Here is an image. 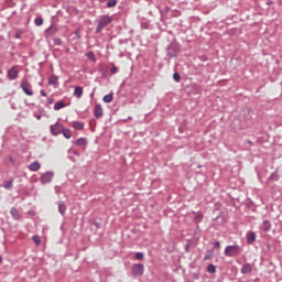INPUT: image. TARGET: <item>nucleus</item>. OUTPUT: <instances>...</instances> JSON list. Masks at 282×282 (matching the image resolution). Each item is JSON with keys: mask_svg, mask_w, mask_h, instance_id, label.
Listing matches in <instances>:
<instances>
[{"mask_svg": "<svg viewBox=\"0 0 282 282\" xmlns=\"http://www.w3.org/2000/svg\"><path fill=\"white\" fill-rule=\"evenodd\" d=\"M20 87L26 96H34V90H32V84H30L28 79H23L20 84Z\"/></svg>", "mask_w": 282, "mask_h": 282, "instance_id": "nucleus-3", "label": "nucleus"}, {"mask_svg": "<svg viewBox=\"0 0 282 282\" xmlns=\"http://www.w3.org/2000/svg\"><path fill=\"white\" fill-rule=\"evenodd\" d=\"M110 72H111V74H117V73H118V67L112 66V67L110 68Z\"/></svg>", "mask_w": 282, "mask_h": 282, "instance_id": "nucleus-30", "label": "nucleus"}, {"mask_svg": "<svg viewBox=\"0 0 282 282\" xmlns=\"http://www.w3.org/2000/svg\"><path fill=\"white\" fill-rule=\"evenodd\" d=\"M0 263H3V259L0 257Z\"/></svg>", "mask_w": 282, "mask_h": 282, "instance_id": "nucleus-34", "label": "nucleus"}, {"mask_svg": "<svg viewBox=\"0 0 282 282\" xmlns=\"http://www.w3.org/2000/svg\"><path fill=\"white\" fill-rule=\"evenodd\" d=\"M86 56L87 58H89V61H93V63H96V55L94 54V52H88Z\"/></svg>", "mask_w": 282, "mask_h": 282, "instance_id": "nucleus-23", "label": "nucleus"}, {"mask_svg": "<svg viewBox=\"0 0 282 282\" xmlns=\"http://www.w3.org/2000/svg\"><path fill=\"white\" fill-rule=\"evenodd\" d=\"M52 177H54V173L52 172H46L42 174L41 176L42 184H50V182H52Z\"/></svg>", "mask_w": 282, "mask_h": 282, "instance_id": "nucleus-7", "label": "nucleus"}, {"mask_svg": "<svg viewBox=\"0 0 282 282\" xmlns=\"http://www.w3.org/2000/svg\"><path fill=\"white\" fill-rule=\"evenodd\" d=\"M61 133L64 135V138H66V140H69L72 138V130L67 128H62Z\"/></svg>", "mask_w": 282, "mask_h": 282, "instance_id": "nucleus-15", "label": "nucleus"}, {"mask_svg": "<svg viewBox=\"0 0 282 282\" xmlns=\"http://www.w3.org/2000/svg\"><path fill=\"white\" fill-rule=\"evenodd\" d=\"M134 259H137L138 261L144 259V253H142V252H137L135 256H134Z\"/></svg>", "mask_w": 282, "mask_h": 282, "instance_id": "nucleus-25", "label": "nucleus"}, {"mask_svg": "<svg viewBox=\"0 0 282 282\" xmlns=\"http://www.w3.org/2000/svg\"><path fill=\"white\" fill-rule=\"evenodd\" d=\"M65 210H67V207L65 206V203H59L58 204V212L61 213V215H65Z\"/></svg>", "mask_w": 282, "mask_h": 282, "instance_id": "nucleus-18", "label": "nucleus"}, {"mask_svg": "<svg viewBox=\"0 0 282 282\" xmlns=\"http://www.w3.org/2000/svg\"><path fill=\"white\" fill-rule=\"evenodd\" d=\"M173 78L176 80V83H180L182 76H180V73H174Z\"/></svg>", "mask_w": 282, "mask_h": 282, "instance_id": "nucleus-28", "label": "nucleus"}, {"mask_svg": "<svg viewBox=\"0 0 282 282\" xmlns=\"http://www.w3.org/2000/svg\"><path fill=\"white\" fill-rule=\"evenodd\" d=\"M34 22H35V25H39V26L43 25V20L41 18H36Z\"/></svg>", "mask_w": 282, "mask_h": 282, "instance_id": "nucleus-29", "label": "nucleus"}, {"mask_svg": "<svg viewBox=\"0 0 282 282\" xmlns=\"http://www.w3.org/2000/svg\"><path fill=\"white\" fill-rule=\"evenodd\" d=\"M41 169V163L39 161H35L29 165V170L32 172H36Z\"/></svg>", "mask_w": 282, "mask_h": 282, "instance_id": "nucleus-12", "label": "nucleus"}, {"mask_svg": "<svg viewBox=\"0 0 282 282\" xmlns=\"http://www.w3.org/2000/svg\"><path fill=\"white\" fill-rule=\"evenodd\" d=\"M72 127L75 131H83V129H85V123L80 121H73Z\"/></svg>", "mask_w": 282, "mask_h": 282, "instance_id": "nucleus-8", "label": "nucleus"}, {"mask_svg": "<svg viewBox=\"0 0 282 282\" xmlns=\"http://www.w3.org/2000/svg\"><path fill=\"white\" fill-rule=\"evenodd\" d=\"M202 214H198L197 216H196V219H202Z\"/></svg>", "mask_w": 282, "mask_h": 282, "instance_id": "nucleus-33", "label": "nucleus"}, {"mask_svg": "<svg viewBox=\"0 0 282 282\" xmlns=\"http://www.w3.org/2000/svg\"><path fill=\"white\" fill-rule=\"evenodd\" d=\"M113 100V95H106L104 96V102H112Z\"/></svg>", "mask_w": 282, "mask_h": 282, "instance_id": "nucleus-24", "label": "nucleus"}, {"mask_svg": "<svg viewBox=\"0 0 282 282\" xmlns=\"http://www.w3.org/2000/svg\"><path fill=\"white\" fill-rule=\"evenodd\" d=\"M240 272L241 274H250L252 272V265L250 263L243 264Z\"/></svg>", "mask_w": 282, "mask_h": 282, "instance_id": "nucleus-11", "label": "nucleus"}, {"mask_svg": "<svg viewBox=\"0 0 282 282\" xmlns=\"http://www.w3.org/2000/svg\"><path fill=\"white\" fill-rule=\"evenodd\" d=\"M272 229V223H270V220H264L262 223V230H264V232H269V230Z\"/></svg>", "mask_w": 282, "mask_h": 282, "instance_id": "nucleus-13", "label": "nucleus"}, {"mask_svg": "<svg viewBox=\"0 0 282 282\" xmlns=\"http://www.w3.org/2000/svg\"><path fill=\"white\" fill-rule=\"evenodd\" d=\"M204 260H205V261L208 260V256H206V257L204 258Z\"/></svg>", "mask_w": 282, "mask_h": 282, "instance_id": "nucleus-35", "label": "nucleus"}, {"mask_svg": "<svg viewBox=\"0 0 282 282\" xmlns=\"http://www.w3.org/2000/svg\"><path fill=\"white\" fill-rule=\"evenodd\" d=\"M15 39H19V34H18V35H15Z\"/></svg>", "mask_w": 282, "mask_h": 282, "instance_id": "nucleus-36", "label": "nucleus"}, {"mask_svg": "<svg viewBox=\"0 0 282 282\" xmlns=\"http://www.w3.org/2000/svg\"><path fill=\"white\" fill-rule=\"evenodd\" d=\"M12 184H13V181L9 180L3 183V188H6L7 191H10V188H12Z\"/></svg>", "mask_w": 282, "mask_h": 282, "instance_id": "nucleus-21", "label": "nucleus"}, {"mask_svg": "<svg viewBox=\"0 0 282 282\" xmlns=\"http://www.w3.org/2000/svg\"><path fill=\"white\" fill-rule=\"evenodd\" d=\"M10 214L12 215L13 219H19L20 217L19 209H17L15 207L11 208Z\"/></svg>", "mask_w": 282, "mask_h": 282, "instance_id": "nucleus-17", "label": "nucleus"}, {"mask_svg": "<svg viewBox=\"0 0 282 282\" xmlns=\"http://www.w3.org/2000/svg\"><path fill=\"white\" fill-rule=\"evenodd\" d=\"M7 78L9 80H17L19 78V68L17 66L11 67L7 73Z\"/></svg>", "mask_w": 282, "mask_h": 282, "instance_id": "nucleus-5", "label": "nucleus"}, {"mask_svg": "<svg viewBox=\"0 0 282 282\" xmlns=\"http://www.w3.org/2000/svg\"><path fill=\"white\" fill-rule=\"evenodd\" d=\"M131 272L133 276H142V274H144V264H133L131 268Z\"/></svg>", "mask_w": 282, "mask_h": 282, "instance_id": "nucleus-4", "label": "nucleus"}, {"mask_svg": "<svg viewBox=\"0 0 282 282\" xmlns=\"http://www.w3.org/2000/svg\"><path fill=\"white\" fill-rule=\"evenodd\" d=\"M48 83L50 85H56V83H58V76L56 75L51 76L48 79Z\"/></svg>", "mask_w": 282, "mask_h": 282, "instance_id": "nucleus-20", "label": "nucleus"}, {"mask_svg": "<svg viewBox=\"0 0 282 282\" xmlns=\"http://www.w3.org/2000/svg\"><path fill=\"white\" fill-rule=\"evenodd\" d=\"M219 246H220L219 241H216V242L214 243V248H219Z\"/></svg>", "mask_w": 282, "mask_h": 282, "instance_id": "nucleus-32", "label": "nucleus"}, {"mask_svg": "<svg viewBox=\"0 0 282 282\" xmlns=\"http://www.w3.org/2000/svg\"><path fill=\"white\" fill-rule=\"evenodd\" d=\"M257 240V235L252 231L247 234V243L252 245Z\"/></svg>", "mask_w": 282, "mask_h": 282, "instance_id": "nucleus-9", "label": "nucleus"}, {"mask_svg": "<svg viewBox=\"0 0 282 282\" xmlns=\"http://www.w3.org/2000/svg\"><path fill=\"white\" fill-rule=\"evenodd\" d=\"M64 107H65V102H63V101H58V102H56V104L54 105L55 111H58V110H61V109H64Z\"/></svg>", "mask_w": 282, "mask_h": 282, "instance_id": "nucleus-19", "label": "nucleus"}, {"mask_svg": "<svg viewBox=\"0 0 282 282\" xmlns=\"http://www.w3.org/2000/svg\"><path fill=\"white\" fill-rule=\"evenodd\" d=\"M40 94H41V96H43L44 98L47 96V93H45V90H41Z\"/></svg>", "mask_w": 282, "mask_h": 282, "instance_id": "nucleus-31", "label": "nucleus"}, {"mask_svg": "<svg viewBox=\"0 0 282 282\" xmlns=\"http://www.w3.org/2000/svg\"><path fill=\"white\" fill-rule=\"evenodd\" d=\"M116 0H109L108 2H107V7L108 8H116Z\"/></svg>", "mask_w": 282, "mask_h": 282, "instance_id": "nucleus-27", "label": "nucleus"}, {"mask_svg": "<svg viewBox=\"0 0 282 282\" xmlns=\"http://www.w3.org/2000/svg\"><path fill=\"white\" fill-rule=\"evenodd\" d=\"M75 98H83V87L76 86L74 90Z\"/></svg>", "mask_w": 282, "mask_h": 282, "instance_id": "nucleus-14", "label": "nucleus"}, {"mask_svg": "<svg viewBox=\"0 0 282 282\" xmlns=\"http://www.w3.org/2000/svg\"><path fill=\"white\" fill-rule=\"evenodd\" d=\"M52 135H59L63 131V124L56 122L50 127Z\"/></svg>", "mask_w": 282, "mask_h": 282, "instance_id": "nucleus-6", "label": "nucleus"}, {"mask_svg": "<svg viewBox=\"0 0 282 282\" xmlns=\"http://www.w3.org/2000/svg\"><path fill=\"white\" fill-rule=\"evenodd\" d=\"M33 241H34V243H36V246H41V237H39V236H33Z\"/></svg>", "mask_w": 282, "mask_h": 282, "instance_id": "nucleus-26", "label": "nucleus"}, {"mask_svg": "<svg viewBox=\"0 0 282 282\" xmlns=\"http://www.w3.org/2000/svg\"><path fill=\"white\" fill-rule=\"evenodd\" d=\"M207 272H208L209 274H215V272H217V270H216V268H215V264H209V265L207 267Z\"/></svg>", "mask_w": 282, "mask_h": 282, "instance_id": "nucleus-22", "label": "nucleus"}, {"mask_svg": "<svg viewBox=\"0 0 282 282\" xmlns=\"http://www.w3.org/2000/svg\"><path fill=\"white\" fill-rule=\"evenodd\" d=\"M241 254V247L239 246H227L225 249L226 257H237Z\"/></svg>", "mask_w": 282, "mask_h": 282, "instance_id": "nucleus-2", "label": "nucleus"}, {"mask_svg": "<svg viewBox=\"0 0 282 282\" xmlns=\"http://www.w3.org/2000/svg\"><path fill=\"white\" fill-rule=\"evenodd\" d=\"M75 144H76L77 147H87V139H85V138H79V139L76 140Z\"/></svg>", "mask_w": 282, "mask_h": 282, "instance_id": "nucleus-16", "label": "nucleus"}, {"mask_svg": "<svg viewBox=\"0 0 282 282\" xmlns=\"http://www.w3.org/2000/svg\"><path fill=\"white\" fill-rule=\"evenodd\" d=\"M111 21H113V19L109 15H102L99 21H98V25L96 28V32L98 34V32H102L104 28H107V25H109V23H111Z\"/></svg>", "mask_w": 282, "mask_h": 282, "instance_id": "nucleus-1", "label": "nucleus"}, {"mask_svg": "<svg viewBox=\"0 0 282 282\" xmlns=\"http://www.w3.org/2000/svg\"><path fill=\"white\" fill-rule=\"evenodd\" d=\"M94 113H95V118H102V113H104L102 106L96 105Z\"/></svg>", "mask_w": 282, "mask_h": 282, "instance_id": "nucleus-10", "label": "nucleus"}]
</instances>
